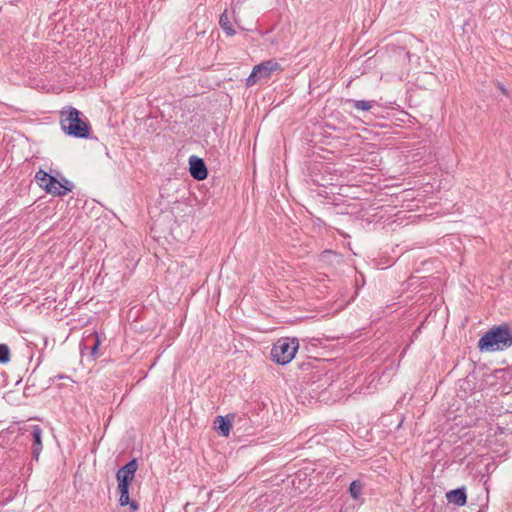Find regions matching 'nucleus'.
<instances>
[{"instance_id": "nucleus-19", "label": "nucleus", "mask_w": 512, "mask_h": 512, "mask_svg": "<svg viewBox=\"0 0 512 512\" xmlns=\"http://www.w3.org/2000/svg\"><path fill=\"white\" fill-rule=\"evenodd\" d=\"M498 86L503 93H506L505 88L500 83L498 84Z\"/></svg>"}, {"instance_id": "nucleus-7", "label": "nucleus", "mask_w": 512, "mask_h": 512, "mask_svg": "<svg viewBox=\"0 0 512 512\" xmlns=\"http://www.w3.org/2000/svg\"><path fill=\"white\" fill-rule=\"evenodd\" d=\"M73 185L63 178V182L55 178V182L47 188V193L53 196H64L72 191Z\"/></svg>"}, {"instance_id": "nucleus-17", "label": "nucleus", "mask_w": 512, "mask_h": 512, "mask_svg": "<svg viewBox=\"0 0 512 512\" xmlns=\"http://www.w3.org/2000/svg\"><path fill=\"white\" fill-rule=\"evenodd\" d=\"M87 341H92L93 344L90 348V353L92 356H96L97 352H98V348H99V345H100V340H99V337L95 334V335H91L87 338Z\"/></svg>"}, {"instance_id": "nucleus-8", "label": "nucleus", "mask_w": 512, "mask_h": 512, "mask_svg": "<svg viewBox=\"0 0 512 512\" xmlns=\"http://www.w3.org/2000/svg\"><path fill=\"white\" fill-rule=\"evenodd\" d=\"M446 498L449 503L457 505V506H464L467 502V495L465 488H457L454 490H451L447 492Z\"/></svg>"}, {"instance_id": "nucleus-15", "label": "nucleus", "mask_w": 512, "mask_h": 512, "mask_svg": "<svg viewBox=\"0 0 512 512\" xmlns=\"http://www.w3.org/2000/svg\"><path fill=\"white\" fill-rule=\"evenodd\" d=\"M11 353L6 344H0V364H6L10 361Z\"/></svg>"}, {"instance_id": "nucleus-14", "label": "nucleus", "mask_w": 512, "mask_h": 512, "mask_svg": "<svg viewBox=\"0 0 512 512\" xmlns=\"http://www.w3.org/2000/svg\"><path fill=\"white\" fill-rule=\"evenodd\" d=\"M349 103L353 105V107L357 110L368 111L373 107V104L376 101H368V100H348Z\"/></svg>"}, {"instance_id": "nucleus-1", "label": "nucleus", "mask_w": 512, "mask_h": 512, "mask_svg": "<svg viewBox=\"0 0 512 512\" xmlns=\"http://www.w3.org/2000/svg\"><path fill=\"white\" fill-rule=\"evenodd\" d=\"M512 346V331L507 325L493 327L479 340L478 347L481 351L503 350Z\"/></svg>"}, {"instance_id": "nucleus-4", "label": "nucleus", "mask_w": 512, "mask_h": 512, "mask_svg": "<svg viewBox=\"0 0 512 512\" xmlns=\"http://www.w3.org/2000/svg\"><path fill=\"white\" fill-rule=\"evenodd\" d=\"M277 70H281V66L275 60L261 62L253 67L251 74L246 79V86H254L260 79L269 78Z\"/></svg>"}, {"instance_id": "nucleus-13", "label": "nucleus", "mask_w": 512, "mask_h": 512, "mask_svg": "<svg viewBox=\"0 0 512 512\" xmlns=\"http://www.w3.org/2000/svg\"><path fill=\"white\" fill-rule=\"evenodd\" d=\"M215 423L217 424L216 429L223 436H228L231 430V422L227 417L218 416Z\"/></svg>"}, {"instance_id": "nucleus-18", "label": "nucleus", "mask_w": 512, "mask_h": 512, "mask_svg": "<svg viewBox=\"0 0 512 512\" xmlns=\"http://www.w3.org/2000/svg\"><path fill=\"white\" fill-rule=\"evenodd\" d=\"M240 0H232V6L235 7L236 4L240 3ZM235 8H233L234 10Z\"/></svg>"}, {"instance_id": "nucleus-9", "label": "nucleus", "mask_w": 512, "mask_h": 512, "mask_svg": "<svg viewBox=\"0 0 512 512\" xmlns=\"http://www.w3.org/2000/svg\"><path fill=\"white\" fill-rule=\"evenodd\" d=\"M32 437H33V445H32V455L33 458L37 461L42 450V429L39 425H34L32 428Z\"/></svg>"}, {"instance_id": "nucleus-6", "label": "nucleus", "mask_w": 512, "mask_h": 512, "mask_svg": "<svg viewBox=\"0 0 512 512\" xmlns=\"http://www.w3.org/2000/svg\"><path fill=\"white\" fill-rule=\"evenodd\" d=\"M189 164L190 174L194 179L201 181L207 178L208 170L205 165V162L201 158L191 156L189 158Z\"/></svg>"}, {"instance_id": "nucleus-16", "label": "nucleus", "mask_w": 512, "mask_h": 512, "mask_svg": "<svg viewBox=\"0 0 512 512\" xmlns=\"http://www.w3.org/2000/svg\"><path fill=\"white\" fill-rule=\"evenodd\" d=\"M362 491V484L359 481L351 482L349 492L352 498L357 499Z\"/></svg>"}, {"instance_id": "nucleus-3", "label": "nucleus", "mask_w": 512, "mask_h": 512, "mask_svg": "<svg viewBox=\"0 0 512 512\" xmlns=\"http://www.w3.org/2000/svg\"><path fill=\"white\" fill-rule=\"evenodd\" d=\"M298 348L299 342L296 338H280L272 346V359L280 365L288 364L295 357Z\"/></svg>"}, {"instance_id": "nucleus-10", "label": "nucleus", "mask_w": 512, "mask_h": 512, "mask_svg": "<svg viewBox=\"0 0 512 512\" xmlns=\"http://www.w3.org/2000/svg\"><path fill=\"white\" fill-rule=\"evenodd\" d=\"M118 490H119V494H120V496H119V504L121 506L129 505L130 510L132 512L138 510L139 505L137 504V502L131 501L130 498H129V487H127V486H118Z\"/></svg>"}, {"instance_id": "nucleus-11", "label": "nucleus", "mask_w": 512, "mask_h": 512, "mask_svg": "<svg viewBox=\"0 0 512 512\" xmlns=\"http://www.w3.org/2000/svg\"><path fill=\"white\" fill-rule=\"evenodd\" d=\"M35 182L40 188L47 191V188L55 182V177L40 169L35 174Z\"/></svg>"}, {"instance_id": "nucleus-2", "label": "nucleus", "mask_w": 512, "mask_h": 512, "mask_svg": "<svg viewBox=\"0 0 512 512\" xmlns=\"http://www.w3.org/2000/svg\"><path fill=\"white\" fill-rule=\"evenodd\" d=\"M81 113L74 107H68L61 111L60 124L62 130L76 138H88L90 125L80 117Z\"/></svg>"}, {"instance_id": "nucleus-5", "label": "nucleus", "mask_w": 512, "mask_h": 512, "mask_svg": "<svg viewBox=\"0 0 512 512\" xmlns=\"http://www.w3.org/2000/svg\"><path fill=\"white\" fill-rule=\"evenodd\" d=\"M138 464L136 459L130 460L124 466H122L116 473L118 486H130L131 481L135 476Z\"/></svg>"}, {"instance_id": "nucleus-12", "label": "nucleus", "mask_w": 512, "mask_h": 512, "mask_svg": "<svg viewBox=\"0 0 512 512\" xmlns=\"http://www.w3.org/2000/svg\"><path fill=\"white\" fill-rule=\"evenodd\" d=\"M219 25L221 27V29L228 35V36H233L235 35L236 31L235 29L232 27V24H231V21H230V18H229V15H228V10L225 9L223 11V13L220 15V18H219Z\"/></svg>"}]
</instances>
